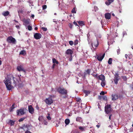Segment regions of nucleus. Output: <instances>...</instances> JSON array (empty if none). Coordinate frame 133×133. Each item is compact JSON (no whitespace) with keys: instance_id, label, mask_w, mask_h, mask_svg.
Here are the masks:
<instances>
[{"instance_id":"1","label":"nucleus","mask_w":133,"mask_h":133,"mask_svg":"<svg viewBox=\"0 0 133 133\" xmlns=\"http://www.w3.org/2000/svg\"><path fill=\"white\" fill-rule=\"evenodd\" d=\"M5 79V80H4V82L8 90H10L12 89V87L11 85L12 81L13 82V85L14 87L16 86L17 84L15 81L16 79V78L14 77L12 75L10 74L8 75L7 78H6Z\"/></svg>"},{"instance_id":"2","label":"nucleus","mask_w":133,"mask_h":133,"mask_svg":"<svg viewBox=\"0 0 133 133\" xmlns=\"http://www.w3.org/2000/svg\"><path fill=\"white\" fill-rule=\"evenodd\" d=\"M112 108L110 104H107L105 107V111L106 113L109 115V119H111L112 115L111 114Z\"/></svg>"},{"instance_id":"3","label":"nucleus","mask_w":133,"mask_h":133,"mask_svg":"<svg viewBox=\"0 0 133 133\" xmlns=\"http://www.w3.org/2000/svg\"><path fill=\"white\" fill-rule=\"evenodd\" d=\"M56 90L57 92L61 94L65 95L67 94V90L63 87H59L57 88Z\"/></svg>"},{"instance_id":"4","label":"nucleus","mask_w":133,"mask_h":133,"mask_svg":"<svg viewBox=\"0 0 133 133\" xmlns=\"http://www.w3.org/2000/svg\"><path fill=\"white\" fill-rule=\"evenodd\" d=\"M7 42L9 43H11L15 44L16 43L15 39L11 36L9 37L7 39Z\"/></svg>"},{"instance_id":"5","label":"nucleus","mask_w":133,"mask_h":133,"mask_svg":"<svg viewBox=\"0 0 133 133\" xmlns=\"http://www.w3.org/2000/svg\"><path fill=\"white\" fill-rule=\"evenodd\" d=\"M17 115L18 116H21L24 115L25 112L24 108L21 109L17 110L16 111Z\"/></svg>"},{"instance_id":"6","label":"nucleus","mask_w":133,"mask_h":133,"mask_svg":"<svg viewBox=\"0 0 133 133\" xmlns=\"http://www.w3.org/2000/svg\"><path fill=\"white\" fill-rule=\"evenodd\" d=\"M44 101L46 104L49 105H51L53 103V100L51 97L46 98Z\"/></svg>"},{"instance_id":"7","label":"nucleus","mask_w":133,"mask_h":133,"mask_svg":"<svg viewBox=\"0 0 133 133\" xmlns=\"http://www.w3.org/2000/svg\"><path fill=\"white\" fill-rule=\"evenodd\" d=\"M119 76L118 73H116L115 75V77L114 80L116 84H117L118 83V81L119 80Z\"/></svg>"},{"instance_id":"8","label":"nucleus","mask_w":133,"mask_h":133,"mask_svg":"<svg viewBox=\"0 0 133 133\" xmlns=\"http://www.w3.org/2000/svg\"><path fill=\"white\" fill-rule=\"evenodd\" d=\"M29 127V125H28L26 124H24L22 126L19 127V128L20 129H23L24 131H25L26 130H28V128Z\"/></svg>"},{"instance_id":"9","label":"nucleus","mask_w":133,"mask_h":133,"mask_svg":"<svg viewBox=\"0 0 133 133\" xmlns=\"http://www.w3.org/2000/svg\"><path fill=\"white\" fill-rule=\"evenodd\" d=\"M17 70L19 72L20 71H22L24 73L26 72L25 70L24 69L23 66L22 65H20L18 66H17Z\"/></svg>"},{"instance_id":"10","label":"nucleus","mask_w":133,"mask_h":133,"mask_svg":"<svg viewBox=\"0 0 133 133\" xmlns=\"http://www.w3.org/2000/svg\"><path fill=\"white\" fill-rule=\"evenodd\" d=\"M34 37L35 39H38L41 37L42 35L40 33H36L34 34Z\"/></svg>"},{"instance_id":"11","label":"nucleus","mask_w":133,"mask_h":133,"mask_svg":"<svg viewBox=\"0 0 133 133\" xmlns=\"http://www.w3.org/2000/svg\"><path fill=\"white\" fill-rule=\"evenodd\" d=\"M28 107V111L30 113L32 114L34 113V109L32 105H29Z\"/></svg>"},{"instance_id":"12","label":"nucleus","mask_w":133,"mask_h":133,"mask_svg":"<svg viewBox=\"0 0 133 133\" xmlns=\"http://www.w3.org/2000/svg\"><path fill=\"white\" fill-rule=\"evenodd\" d=\"M91 45L92 46V47L94 49V48L93 47V46L94 45V46L95 47V49L98 46V42L97 40L96 41H95L93 43H92L91 44Z\"/></svg>"},{"instance_id":"13","label":"nucleus","mask_w":133,"mask_h":133,"mask_svg":"<svg viewBox=\"0 0 133 133\" xmlns=\"http://www.w3.org/2000/svg\"><path fill=\"white\" fill-rule=\"evenodd\" d=\"M73 51L70 49H67L65 52V54L69 55L70 56H71L73 53Z\"/></svg>"},{"instance_id":"14","label":"nucleus","mask_w":133,"mask_h":133,"mask_svg":"<svg viewBox=\"0 0 133 133\" xmlns=\"http://www.w3.org/2000/svg\"><path fill=\"white\" fill-rule=\"evenodd\" d=\"M105 54H104L103 55L101 56L98 55H96V57L97 59L99 61H101L103 59L104 57Z\"/></svg>"},{"instance_id":"15","label":"nucleus","mask_w":133,"mask_h":133,"mask_svg":"<svg viewBox=\"0 0 133 133\" xmlns=\"http://www.w3.org/2000/svg\"><path fill=\"white\" fill-rule=\"evenodd\" d=\"M112 100L114 101L117 100L118 98V95L116 94H112Z\"/></svg>"},{"instance_id":"16","label":"nucleus","mask_w":133,"mask_h":133,"mask_svg":"<svg viewBox=\"0 0 133 133\" xmlns=\"http://www.w3.org/2000/svg\"><path fill=\"white\" fill-rule=\"evenodd\" d=\"M98 78H99V79L101 80L102 81H105V77L104 75L101 74L98 76Z\"/></svg>"},{"instance_id":"17","label":"nucleus","mask_w":133,"mask_h":133,"mask_svg":"<svg viewBox=\"0 0 133 133\" xmlns=\"http://www.w3.org/2000/svg\"><path fill=\"white\" fill-rule=\"evenodd\" d=\"M111 15L110 14L108 13L105 14V17L106 19H110L111 18Z\"/></svg>"},{"instance_id":"18","label":"nucleus","mask_w":133,"mask_h":133,"mask_svg":"<svg viewBox=\"0 0 133 133\" xmlns=\"http://www.w3.org/2000/svg\"><path fill=\"white\" fill-rule=\"evenodd\" d=\"M9 12L8 11L4 12L2 14V15L4 16H7L9 14Z\"/></svg>"},{"instance_id":"19","label":"nucleus","mask_w":133,"mask_h":133,"mask_svg":"<svg viewBox=\"0 0 133 133\" xmlns=\"http://www.w3.org/2000/svg\"><path fill=\"white\" fill-rule=\"evenodd\" d=\"M30 19H24L23 22L25 24L27 25L29 24L30 23Z\"/></svg>"},{"instance_id":"20","label":"nucleus","mask_w":133,"mask_h":133,"mask_svg":"<svg viewBox=\"0 0 133 133\" xmlns=\"http://www.w3.org/2000/svg\"><path fill=\"white\" fill-rule=\"evenodd\" d=\"M84 93L85 94V96H87L90 93V91H89L84 90Z\"/></svg>"},{"instance_id":"21","label":"nucleus","mask_w":133,"mask_h":133,"mask_svg":"<svg viewBox=\"0 0 133 133\" xmlns=\"http://www.w3.org/2000/svg\"><path fill=\"white\" fill-rule=\"evenodd\" d=\"M52 62L53 63L55 64L56 63V64H58L59 63L56 60L55 58H54L52 59Z\"/></svg>"},{"instance_id":"22","label":"nucleus","mask_w":133,"mask_h":133,"mask_svg":"<svg viewBox=\"0 0 133 133\" xmlns=\"http://www.w3.org/2000/svg\"><path fill=\"white\" fill-rule=\"evenodd\" d=\"M79 25L81 26H82L84 25V23L83 21H79L78 22Z\"/></svg>"},{"instance_id":"23","label":"nucleus","mask_w":133,"mask_h":133,"mask_svg":"<svg viewBox=\"0 0 133 133\" xmlns=\"http://www.w3.org/2000/svg\"><path fill=\"white\" fill-rule=\"evenodd\" d=\"M15 105V103H13L12 106H11V107L10 108V109H9V110H10V112H11L13 109H14V108H15V107H14V106Z\"/></svg>"},{"instance_id":"24","label":"nucleus","mask_w":133,"mask_h":133,"mask_svg":"<svg viewBox=\"0 0 133 133\" xmlns=\"http://www.w3.org/2000/svg\"><path fill=\"white\" fill-rule=\"evenodd\" d=\"M112 58H110L109 59L108 61V64H111L112 63Z\"/></svg>"},{"instance_id":"25","label":"nucleus","mask_w":133,"mask_h":133,"mask_svg":"<svg viewBox=\"0 0 133 133\" xmlns=\"http://www.w3.org/2000/svg\"><path fill=\"white\" fill-rule=\"evenodd\" d=\"M91 70L90 69H87L85 71L86 72V74L85 73V74H87L89 75H90Z\"/></svg>"},{"instance_id":"26","label":"nucleus","mask_w":133,"mask_h":133,"mask_svg":"<svg viewBox=\"0 0 133 133\" xmlns=\"http://www.w3.org/2000/svg\"><path fill=\"white\" fill-rule=\"evenodd\" d=\"M65 124L67 125L70 123V120L69 119H66L65 121Z\"/></svg>"},{"instance_id":"27","label":"nucleus","mask_w":133,"mask_h":133,"mask_svg":"<svg viewBox=\"0 0 133 133\" xmlns=\"http://www.w3.org/2000/svg\"><path fill=\"white\" fill-rule=\"evenodd\" d=\"M121 78L123 79V81H126L127 79V78L126 76H122Z\"/></svg>"},{"instance_id":"28","label":"nucleus","mask_w":133,"mask_h":133,"mask_svg":"<svg viewBox=\"0 0 133 133\" xmlns=\"http://www.w3.org/2000/svg\"><path fill=\"white\" fill-rule=\"evenodd\" d=\"M15 122V121H13L11 120H10V125L11 126H12L14 125V123Z\"/></svg>"},{"instance_id":"29","label":"nucleus","mask_w":133,"mask_h":133,"mask_svg":"<svg viewBox=\"0 0 133 133\" xmlns=\"http://www.w3.org/2000/svg\"><path fill=\"white\" fill-rule=\"evenodd\" d=\"M76 121L79 122H81V118L79 117H77L76 118Z\"/></svg>"},{"instance_id":"30","label":"nucleus","mask_w":133,"mask_h":133,"mask_svg":"<svg viewBox=\"0 0 133 133\" xmlns=\"http://www.w3.org/2000/svg\"><path fill=\"white\" fill-rule=\"evenodd\" d=\"M78 128L82 131H84L85 130L84 127L80 126Z\"/></svg>"},{"instance_id":"31","label":"nucleus","mask_w":133,"mask_h":133,"mask_svg":"<svg viewBox=\"0 0 133 133\" xmlns=\"http://www.w3.org/2000/svg\"><path fill=\"white\" fill-rule=\"evenodd\" d=\"M104 81H102L101 82V84L103 87H104L105 85V83Z\"/></svg>"},{"instance_id":"32","label":"nucleus","mask_w":133,"mask_h":133,"mask_svg":"<svg viewBox=\"0 0 133 133\" xmlns=\"http://www.w3.org/2000/svg\"><path fill=\"white\" fill-rule=\"evenodd\" d=\"M71 12L73 14L76 13V11H75V7H74V8L72 9Z\"/></svg>"},{"instance_id":"33","label":"nucleus","mask_w":133,"mask_h":133,"mask_svg":"<svg viewBox=\"0 0 133 133\" xmlns=\"http://www.w3.org/2000/svg\"><path fill=\"white\" fill-rule=\"evenodd\" d=\"M102 98L103 100L107 101V97L106 96H102Z\"/></svg>"},{"instance_id":"34","label":"nucleus","mask_w":133,"mask_h":133,"mask_svg":"<svg viewBox=\"0 0 133 133\" xmlns=\"http://www.w3.org/2000/svg\"><path fill=\"white\" fill-rule=\"evenodd\" d=\"M25 51L24 50H22L20 52V54L23 55L24 53H25Z\"/></svg>"},{"instance_id":"35","label":"nucleus","mask_w":133,"mask_h":133,"mask_svg":"<svg viewBox=\"0 0 133 133\" xmlns=\"http://www.w3.org/2000/svg\"><path fill=\"white\" fill-rule=\"evenodd\" d=\"M25 117H23L22 118H21L19 119L18 121L19 122H22V121H23V120H24V119H25Z\"/></svg>"},{"instance_id":"36","label":"nucleus","mask_w":133,"mask_h":133,"mask_svg":"<svg viewBox=\"0 0 133 133\" xmlns=\"http://www.w3.org/2000/svg\"><path fill=\"white\" fill-rule=\"evenodd\" d=\"M28 29L29 31L31 30L32 29V27L30 25H28Z\"/></svg>"},{"instance_id":"37","label":"nucleus","mask_w":133,"mask_h":133,"mask_svg":"<svg viewBox=\"0 0 133 133\" xmlns=\"http://www.w3.org/2000/svg\"><path fill=\"white\" fill-rule=\"evenodd\" d=\"M43 123L45 125H47L48 123L47 121L45 119H43Z\"/></svg>"},{"instance_id":"38","label":"nucleus","mask_w":133,"mask_h":133,"mask_svg":"<svg viewBox=\"0 0 133 133\" xmlns=\"http://www.w3.org/2000/svg\"><path fill=\"white\" fill-rule=\"evenodd\" d=\"M78 43V41L76 39L75 41L74 42V44L75 45H76Z\"/></svg>"},{"instance_id":"39","label":"nucleus","mask_w":133,"mask_h":133,"mask_svg":"<svg viewBox=\"0 0 133 133\" xmlns=\"http://www.w3.org/2000/svg\"><path fill=\"white\" fill-rule=\"evenodd\" d=\"M43 10H45L47 8V6L46 5H43L42 6Z\"/></svg>"},{"instance_id":"40","label":"nucleus","mask_w":133,"mask_h":133,"mask_svg":"<svg viewBox=\"0 0 133 133\" xmlns=\"http://www.w3.org/2000/svg\"><path fill=\"white\" fill-rule=\"evenodd\" d=\"M69 44L71 45H72L74 44V42L73 41H71L69 42Z\"/></svg>"},{"instance_id":"41","label":"nucleus","mask_w":133,"mask_h":133,"mask_svg":"<svg viewBox=\"0 0 133 133\" xmlns=\"http://www.w3.org/2000/svg\"><path fill=\"white\" fill-rule=\"evenodd\" d=\"M75 1L74 0H72V1H70L69 2L70 4H74Z\"/></svg>"},{"instance_id":"42","label":"nucleus","mask_w":133,"mask_h":133,"mask_svg":"<svg viewBox=\"0 0 133 133\" xmlns=\"http://www.w3.org/2000/svg\"><path fill=\"white\" fill-rule=\"evenodd\" d=\"M42 29L44 31H46L47 30V29L45 27H42Z\"/></svg>"},{"instance_id":"43","label":"nucleus","mask_w":133,"mask_h":133,"mask_svg":"<svg viewBox=\"0 0 133 133\" xmlns=\"http://www.w3.org/2000/svg\"><path fill=\"white\" fill-rule=\"evenodd\" d=\"M94 77H96L97 78H98V76H97V75L96 74H91Z\"/></svg>"},{"instance_id":"44","label":"nucleus","mask_w":133,"mask_h":133,"mask_svg":"<svg viewBox=\"0 0 133 133\" xmlns=\"http://www.w3.org/2000/svg\"><path fill=\"white\" fill-rule=\"evenodd\" d=\"M94 9L95 11H96L98 10V8L96 6H95L94 7Z\"/></svg>"},{"instance_id":"45","label":"nucleus","mask_w":133,"mask_h":133,"mask_svg":"<svg viewBox=\"0 0 133 133\" xmlns=\"http://www.w3.org/2000/svg\"><path fill=\"white\" fill-rule=\"evenodd\" d=\"M73 25L71 23H69V26L71 29H72V27Z\"/></svg>"},{"instance_id":"46","label":"nucleus","mask_w":133,"mask_h":133,"mask_svg":"<svg viewBox=\"0 0 133 133\" xmlns=\"http://www.w3.org/2000/svg\"><path fill=\"white\" fill-rule=\"evenodd\" d=\"M100 94L101 95H104L105 94V92L103 91H102L100 93Z\"/></svg>"},{"instance_id":"47","label":"nucleus","mask_w":133,"mask_h":133,"mask_svg":"<svg viewBox=\"0 0 133 133\" xmlns=\"http://www.w3.org/2000/svg\"><path fill=\"white\" fill-rule=\"evenodd\" d=\"M120 50L119 49H117V51L118 54H120Z\"/></svg>"},{"instance_id":"48","label":"nucleus","mask_w":133,"mask_h":133,"mask_svg":"<svg viewBox=\"0 0 133 133\" xmlns=\"http://www.w3.org/2000/svg\"><path fill=\"white\" fill-rule=\"evenodd\" d=\"M47 119L49 120H50L51 119V118L49 116H48L46 117Z\"/></svg>"},{"instance_id":"49","label":"nucleus","mask_w":133,"mask_h":133,"mask_svg":"<svg viewBox=\"0 0 133 133\" xmlns=\"http://www.w3.org/2000/svg\"><path fill=\"white\" fill-rule=\"evenodd\" d=\"M108 2H109V1H106L105 2V4L107 5H110V3H109Z\"/></svg>"},{"instance_id":"50","label":"nucleus","mask_w":133,"mask_h":133,"mask_svg":"<svg viewBox=\"0 0 133 133\" xmlns=\"http://www.w3.org/2000/svg\"><path fill=\"white\" fill-rule=\"evenodd\" d=\"M81 101V99L80 98H78L77 99L76 101L77 102H80Z\"/></svg>"},{"instance_id":"51","label":"nucleus","mask_w":133,"mask_h":133,"mask_svg":"<svg viewBox=\"0 0 133 133\" xmlns=\"http://www.w3.org/2000/svg\"><path fill=\"white\" fill-rule=\"evenodd\" d=\"M25 133H31V132L28 130H26L25 132Z\"/></svg>"},{"instance_id":"52","label":"nucleus","mask_w":133,"mask_h":133,"mask_svg":"<svg viewBox=\"0 0 133 133\" xmlns=\"http://www.w3.org/2000/svg\"><path fill=\"white\" fill-rule=\"evenodd\" d=\"M70 56V57L69 58V60L70 61H71L72 59V55Z\"/></svg>"},{"instance_id":"53","label":"nucleus","mask_w":133,"mask_h":133,"mask_svg":"<svg viewBox=\"0 0 133 133\" xmlns=\"http://www.w3.org/2000/svg\"><path fill=\"white\" fill-rule=\"evenodd\" d=\"M108 1L109 2H108L111 4L114 1V0H109Z\"/></svg>"},{"instance_id":"54","label":"nucleus","mask_w":133,"mask_h":133,"mask_svg":"<svg viewBox=\"0 0 133 133\" xmlns=\"http://www.w3.org/2000/svg\"><path fill=\"white\" fill-rule=\"evenodd\" d=\"M16 27L17 28V29H19L20 28V27L18 25H16Z\"/></svg>"},{"instance_id":"55","label":"nucleus","mask_w":133,"mask_h":133,"mask_svg":"<svg viewBox=\"0 0 133 133\" xmlns=\"http://www.w3.org/2000/svg\"><path fill=\"white\" fill-rule=\"evenodd\" d=\"M55 64H53L52 66V68L53 69L55 68Z\"/></svg>"},{"instance_id":"56","label":"nucleus","mask_w":133,"mask_h":133,"mask_svg":"<svg viewBox=\"0 0 133 133\" xmlns=\"http://www.w3.org/2000/svg\"><path fill=\"white\" fill-rule=\"evenodd\" d=\"M73 24H74L75 25H76H76H77V26H78V24H77V23L76 22H75V21H74V22H73Z\"/></svg>"},{"instance_id":"57","label":"nucleus","mask_w":133,"mask_h":133,"mask_svg":"<svg viewBox=\"0 0 133 133\" xmlns=\"http://www.w3.org/2000/svg\"><path fill=\"white\" fill-rule=\"evenodd\" d=\"M118 68H119V69H121L122 68V66H118Z\"/></svg>"},{"instance_id":"58","label":"nucleus","mask_w":133,"mask_h":133,"mask_svg":"<svg viewBox=\"0 0 133 133\" xmlns=\"http://www.w3.org/2000/svg\"><path fill=\"white\" fill-rule=\"evenodd\" d=\"M125 56L127 59L128 57V55L127 54H126L125 55Z\"/></svg>"},{"instance_id":"59","label":"nucleus","mask_w":133,"mask_h":133,"mask_svg":"<svg viewBox=\"0 0 133 133\" xmlns=\"http://www.w3.org/2000/svg\"><path fill=\"white\" fill-rule=\"evenodd\" d=\"M36 108L38 110H39V107L38 105H37L36 106Z\"/></svg>"},{"instance_id":"60","label":"nucleus","mask_w":133,"mask_h":133,"mask_svg":"<svg viewBox=\"0 0 133 133\" xmlns=\"http://www.w3.org/2000/svg\"><path fill=\"white\" fill-rule=\"evenodd\" d=\"M102 97V96H99V99H101V98Z\"/></svg>"},{"instance_id":"61","label":"nucleus","mask_w":133,"mask_h":133,"mask_svg":"<svg viewBox=\"0 0 133 133\" xmlns=\"http://www.w3.org/2000/svg\"><path fill=\"white\" fill-rule=\"evenodd\" d=\"M53 22H55L56 24H57V21H56V19H54L53 20Z\"/></svg>"},{"instance_id":"62","label":"nucleus","mask_w":133,"mask_h":133,"mask_svg":"<svg viewBox=\"0 0 133 133\" xmlns=\"http://www.w3.org/2000/svg\"><path fill=\"white\" fill-rule=\"evenodd\" d=\"M34 16H35L34 15H33H33H31V17L32 18H33L34 17Z\"/></svg>"},{"instance_id":"63","label":"nucleus","mask_w":133,"mask_h":133,"mask_svg":"<svg viewBox=\"0 0 133 133\" xmlns=\"http://www.w3.org/2000/svg\"><path fill=\"white\" fill-rule=\"evenodd\" d=\"M38 29V28L37 27H36L35 28V30H37Z\"/></svg>"},{"instance_id":"64","label":"nucleus","mask_w":133,"mask_h":133,"mask_svg":"<svg viewBox=\"0 0 133 133\" xmlns=\"http://www.w3.org/2000/svg\"><path fill=\"white\" fill-rule=\"evenodd\" d=\"M125 32H124L123 33V36H124L125 35Z\"/></svg>"}]
</instances>
